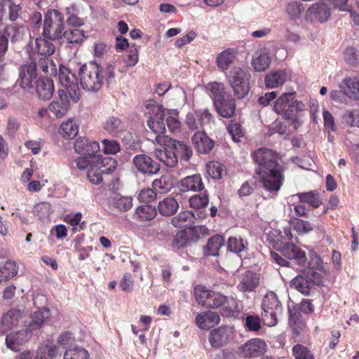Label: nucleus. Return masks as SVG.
I'll use <instances>...</instances> for the list:
<instances>
[{
	"mask_svg": "<svg viewBox=\"0 0 359 359\" xmlns=\"http://www.w3.org/2000/svg\"><path fill=\"white\" fill-rule=\"evenodd\" d=\"M195 297L199 304L210 309L223 306L226 301V297L224 294L207 290L203 286H197L195 288Z\"/></svg>",
	"mask_w": 359,
	"mask_h": 359,
	"instance_id": "obj_9",
	"label": "nucleus"
},
{
	"mask_svg": "<svg viewBox=\"0 0 359 359\" xmlns=\"http://www.w3.org/2000/svg\"><path fill=\"white\" fill-rule=\"evenodd\" d=\"M105 130L114 136H120L126 129V126L119 118L111 116L104 123Z\"/></svg>",
	"mask_w": 359,
	"mask_h": 359,
	"instance_id": "obj_30",
	"label": "nucleus"
},
{
	"mask_svg": "<svg viewBox=\"0 0 359 359\" xmlns=\"http://www.w3.org/2000/svg\"><path fill=\"white\" fill-rule=\"evenodd\" d=\"M31 334L27 329L11 332L6 337V346L13 351H17L28 341Z\"/></svg>",
	"mask_w": 359,
	"mask_h": 359,
	"instance_id": "obj_20",
	"label": "nucleus"
},
{
	"mask_svg": "<svg viewBox=\"0 0 359 359\" xmlns=\"http://www.w3.org/2000/svg\"><path fill=\"white\" fill-rule=\"evenodd\" d=\"M219 315L213 311L198 313L196 317V324L202 330H209L219 323Z\"/></svg>",
	"mask_w": 359,
	"mask_h": 359,
	"instance_id": "obj_21",
	"label": "nucleus"
},
{
	"mask_svg": "<svg viewBox=\"0 0 359 359\" xmlns=\"http://www.w3.org/2000/svg\"><path fill=\"white\" fill-rule=\"evenodd\" d=\"M227 248L231 252L238 253L244 250L245 245L242 238L231 237L229 238Z\"/></svg>",
	"mask_w": 359,
	"mask_h": 359,
	"instance_id": "obj_61",
	"label": "nucleus"
},
{
	"mask_svg": "<svg viewBox=\"0 0 359 359\" xmlns=\"http://www.w3.org/2000/svg\"><path fill=\"white\" fill-rule=\"evenodd\" d=\"M35 50L40 56H50L55 52V46L45 39L36 38L35 40Z\"/></svg>",
	"mask_w": 359,
	"mask_h": 359,
	"instance_id": "obj_45",
	"label": "nucleus"
},
{
	"mask_svg": "<svg viewBox=\"0 0 359 359\" xmlns=\"http://www.w3.org/2000/svg\"><path fill=\"white\" fill-rule=\"evenodd\" d=\"M224 239L220 235H215L208 239L207 245L203 248L205 256H217L219 250L224 245Z\"/></svg>",
	"mask_w": 359,
	"mask_h": 359,
	"instance_id": "obj_35",
	"label": "nucleus"
},
{
	"mask_svg": "<svg viewBox=\"0 0 359 359\" xmlns=\"http://www.w3.org/2000/svg\"><path fill=\"white\" fill-rule=\"evenodd\" d=\"M36 64V67L41 69L43 73L50 75L55 76L57 73L56 66L48 56H39L37 62H34Z\"/></svg>",
	"mask_w": 359,
	"mask_h": 359,
	"instance_id": "obj_42",
	"label": "nucleus"
},
{
	"mask_svg": "<svg viewBox=\"0 0 359 359\" xmlns=\"http://www.w3.org/2000/svg\"><path fill=\"white\" fill-rule=\"evenodd\" d=\"M226 78L235 96L241 99L248 95L250 90V74L246 71L239 67H234L229 72Z\"/></svg>",
	"mask_w": 359,
	"mask_h": 359,
	"instance_id": "obj_6",
	"label": "nucleus"
},
{
	"mask_svg": "<svg viewBox=\"0 0 359 359\" xmlns=\"http://www.w3.org/2000/svg\"><path fill=\"white\" fill-rule=\"evenodd\" d=\"M278 250L287 259H294L299 265L305 266L306 257L305 252L294 244L289 242L283 243Z\"/></svg>",
	"mask_w": 359,
	"mask_h": 359,
	"instance_id": "obj_16",
	"label": "nucleus"
},
{
	"mask_svg": "<svg viewBox=\"0 0 359 359\" xmlns=\"http://www.w3.org/2000/svg\"><path fill=\"white\" fill-rule=\"evenodd\" d=\"M172 149H173L176 155L180 154L186 159H189L192 155V150L184 142L174 140L172 142Z\"/></svg>",
	"mask_w": 359,
	"mask_h": 359,
	"instance_id": "obj_53",
	"label": "nucleus"
},
{
	"mask_svg": "<svg viewBox=\"0 0 359 359\" xmlns=\"http://www.w3.org/2000/svg\"><path fill=\"white\" fill-rule=\"evenodd\" d=\"M103 151L108 154H116L120 149L121 147L119 143L114 140L104 139L102 140Z\"/></svg>",
	"mask_w": 359,
	"mask_h": 359,
	"instance_id": "obj_59",
	"label": "nucleus"
},
{
	"mask_svg": "<svg viewBox=\"0 0 359 359\" xmlns=\"http://www.w3.org/2000/svg\"><path fill=\"white\" fill-rule=\"evenodd\" d=\"M231 330L226 327H219L211 331L209 341L212 346L219 348L227 343L230 337Z\"/></svg>",
	"mask_w": 359,
	"mask_h": 359,
	"instance_id": "obj_24",
	"label": "nucleus"
},
{
	"mask_svg": "<svg viewBox=\"0 0 359 359\" xmlns=\"http://www.w3.org/2000/svg\"><path fill=\"white\" fill-rule=\"evenodd\" d=\"M262 319L264 323L272 327L278 323V314L282 311V306L276 294L273 292H267L262 303Z\"/></svg>",
	"mask_w": 359,
	"mask_h": 359,
	"instance_id": "obj_5",
	"label": "nucleus"
},
{
	"mask_svg": "<svg viewBox=\"0 0 359 359\" xmlns=\"http://www.w3.org/2000/svg\"><path fill=\"white\" fill-rule=\"evenodd\" d=\"M156 198V194L150 188L143 189L138 195V200L142 203H150Z\"/></svg>",
	"mask_w": 359,
	"mask_h": 359,
	"instance_id": "obj_62",
	"label": "nucleus"
},
{
	"mask_svg": "<svg viewBox=\"0 0 359 359\" xmlns=\"http://www.w3.org/2000/svg\"><path fill=\"white\" fill-rule=\"evenodd\" d=\"M253 158L258 164L257 170H262L263 168H273L280 165L278 162V155L273 150L267 148H259L254 151Z\"/></svg>",
	"mask_w": 359,
	"mask_h": 359,
	"instance_id": "obj_11",
	"label": "nucleus"
},
{
	"mask_svg": "<svg viewBox=\"0 0 359 359\" xmlns=\"http://www.w3.org/2000/svg\"><path fill=\"white\" fill-rule=\"evenodd\" d=\"M259 181L266 189L269 191H278L283 182L282 166L277 165L273 169L263 168L262 170H257Z\"/></svg>",
	"mask_w": 359,
	"mask_h": 359,
	"instance_id": "obj_8",
	"label": "nucleus"
},
{
	"mask_svg": "<svg viewBox=\"0 0 359 359\" xmlns=\"http://www.w3.org/2000/svg\"><path fill=\"white\" fill-rule=\"evenodd\" d=\"M296 196L299 198L301 202L306 203L313 208H317L322 204L320 196L314 191L299 193Z\"/></svg>",
	"mask_w": 359,
	"mask_h": 359,
	"instance_id": "obj_48",
	"label": "nucleus"
},
{
	"mask_svg": "<svg viewBox=\"0 0 359 359\" xmlns=\"http://www.w3.org/2000/svg\"><path fill=\"white\" fill-rule=\"evenodd\" d=\"M175 140H172L168 136L165 135H161V134H158L156 137L155 140L154 141V149H165L166 148H172V142Z\"/></svg>",
	"mask_w": 359,
	"mask_h": 359,
	"instance_id": "obj_57",
	"label": "nucleus"
},
{
	"mask_svg": "<svg viewBox=\"0 0 359 359\" xmlns=\"http://www.w3.org/2000/svg\"><path fill=\"white\" fill-rule=\"evenodd\" d=\"M102 67L94 62L85 64L80 67V83L88 91H98L103 84Z\"/></svg>",
	"mask_w": 359,
	"mask_h": 359,
	"instance_id": "obj_2",
	"label": "nucleus"
},
{
	"mask_svg": "<svg viewBox=\"0 0 359 359\" xmlns=\"http://www.w3.org/2000/svg\"><path fill=\"white\" fill-rule=\"evenodd\" d=\"M55 91L53 81L48 78L39 79L36 83V92L40 99L43 100L52 97Z\"/></svg>",
	"mask_w": 359,
	"mask_h": 359,
	"instance_id": "obj_29",
	"label": "nucleus"
},
{
	"mask_svg": "<svg viewBox=\"0 0 359 359\" xmlns=\"http://www.w3.org/2000/svg\"><path fill=\"white\" fill-rule=\"evenodd\" d=\"M339 88L344 90L347 97L359 100V78L346 77L340 83Z\"/></svg>",
	"mask_w": 359,
	"mask_h": 359,
	"instance_id": "obj_26",
	"label": "nucleus"
},
{
	"mask_svg": "<svg viewBox=\"0 0 359 359\" xmlns=\"http://www.w3.org/2000/svg\"><path fill=\"white\" fill-rule=\"evenodd\" d=\"M291 287L306 295L309 294L312 289L311 283L306 278V276H305L304 272L292 280Z\"/></svg>",
	"mask_w": 359,
	"mask_h": 359,
	"instance_id": "obj_39",
	"label": "nucleus"
},
{
	"mask_svg": "<svg viewBox=\"0 0 359 359\" xmlns=\"http://www.w3.org/2000/svg\"><path fill=\"white\" fill-rule=\"evenodd\" d=\"M51 212V205L46 201L36 203L33 208L34 214L38 216L41 220L48 218Z\"/></svg>",
	"mask_w": 359,
	"mask_h": 359,
	"instance_id": "obj_50",
	"label": "nucleus"
},
{
	"mask_svg": "<svg viewBox=\"0 0 359 359\" xmlns=\"http://www.w3.org/2000/svg\"><path fill=\"white\" fill-rule=\"evenodd\" d=\"M192 142L197 151L201 154L209 153L214 147L213 141L202 131H198L194 135Z\"/></svg>",
	"mask_w": 359,
	"mask_h": 359,
	"instance_id": "obj_25",
	"label": "nucleus"
},
{
	"mask_svg": "<svg viewBox=\"0 0 359 359\" xmlns=\"http://www.w3.org/2000/svg\"><path fill=\"white\" fill-rule=\"evenodd\" d=\"M270 63L271 57L266 49L256 52L252 60V65L257 72L265 71L269 68Z\"/></svg>",
	"mask_w": 359,
	"mask_h": 359,
	"instance_id": "obj_31",
	"label": "nucleus"
},
{
	"mask_svg": "<svg viewBox=\"0 0 359 359\" xmlns=\"http://www.w3.org/2000/svg\"><path fill=\"white\" fill-rule=\"evenodd\" d=\"M245 327L251 332H258L261 329V320L259 316L248 315L245 318Z\"/></svg>",
	"mask_w": 359,
	"mask_h": 359,
	"instance_id": "obj_58",
	"label": "nucleus"
},
{
	"mask_svg": "<svg viewBox=\"0 0 359 359\" xmlns=\"http://www.w3.org/2000/svg\"><path fill=\"white\" fill-rule=\"evenodd\" d=\"M194 215L189 211H182L171 219L172 224L177 228H186L194 224Z\"/></svg>",
	"mask_w": 359,
	"mask_h": 359,
	"instance_id": "obj_36",
	"label": "nucleus"
},
{
	"mask_svg": "<svg viewBox=\"0 0 359 359\" xmlns=\"http://www.w3.org/2000/svg\"><path fill=\"white\" fill-rule=\"evenodd\" d=\"M58 96L59 100L51 102L48 109L56 117L61 118L68 111L71 99L65 90H59Z\"/></svg>",
	"mask_w": 359,
	"mask_h": 359,
	"instance_id": "obj_17",
	"label": "nucleus"
},
{
	"mask_svg": "<svg viewBox=\"0 0 359 359\" xmlns=\"http://www.w3.org/2000/svg\"><path fill=\"white\" fill-rule=\"evenodd\" d=\"M266 241L273 248L278 250V248L284 243L282 240L283 236L279 230L271 229L266 233Z\"/></svg>",
	"mask_w": 359,
	"mask_h": 359,
	"instance_id": "obj_55",
	"label": "nucleus"
},
{
	"mask_svg": "<svg viewBox=\"0 0 359 359\" xmlns=\"http://www.w3.org/2000/svg\"><path fill=\"white\" fill-rule=\"evenodd\" d=\"M145 114L149 115L148 127L156 134H163L165 131L164 107L156 102L150 100L146 104Z\"/></svg>",
	"mask_w": 359,
	"mask_h": 359,
	"instance_id": "obj_7",
	"label": "nucleus"
},
{
	"mask_svg": "<svg viewBox=\"0 0 359 359\" xmlns=\"http://www.w3.org/2000/svg\"><path fill=\"white\" fill-rule=\"evenodd\" d=\"M241 310L242 306L236 299L226 297V301L222 308V314L226 317L235 316L238 315Z\"/></svg>",
	"mask_w": 359,
	"mask_h": 359,
	"instance_id": "obj_41",
	"label": "nucleus"
},
{
	"mask_svg": "<svg viewBox=\"0 0 359 359\" xmlns=\"http://www.w3.org/2000/svg\"><path fill=\"white\" fill-rule=\"evenodd\" d=\"M294 228L300 233H309L313 229L312 224L303 219H297L294 223Z\"/></svg>",
	"mask_w": 359,
	"mask_h": 359,
	"instance_id": "obj_63",
	"label": "nucleus"
},
{
	"mask_svg": "<svg viewBox=\"0 0 359 359\" xmlns=\"http://www.w3.org/2000/svg\"><path fill=\"white\" fill-rule=\"evenodd\" d=\"M206 171L213 179H220L224 173V168L219 162L210 161L206 165Z\"/></svg>",
	"mask_w": 359,
	"mask_h": 359,
	"instance_id": "obj_51",
	"label": "nucleus"
},
{
	"mask_svg": "<svg viewBox=\"0 0 359 359\" xmlns=\"http://www.w3.org/2000/svg\"><path fill=\"white\" fill-rule=\"evenodd\" d=\"M74 149L83 156L76 160V167L80 170H87V178L92 184H100L102 181V174L111 172L116 168L117 163L114 158L102 157L97 154L100 149L96 141L79 137L74 142Z\"/></svg>",
	"mask_w": 359,
	"mask_h": 359,
	"instance_id": "obj_1",
	"label": "nucleus"
},
{
	"mask_svg": "<svg viewBox=\"0 0 359 359\" xmlns=\"http://www.w3.org/2000/svg\"><path fill=\"white\" fill-rule=\"evenodd\" d=\"M27 312L24 309H10L3 315L0 321V333L4 334L18 326Z\"/></svg>",
	"mask_w": 359,
	"mask_h": 359,
	"instance_id": "obj_13",
	"label": "nucleus"
},
{
	"mask_svg": "<svg viewBox=\"0 0 359 359\" xmlns=\"http://www.w3.org/2000/svg\"><path fill=\"white\" fill-rule=\"evenodd\" d=\"M62 14L55 9L48 10L44 16L43 36L51 40L62 39L64 33Z\"/></svg>",
	"mask_w": 359,
	"mask_h": 359,
	"instance_id": "obj_4",
	"label": "nucleus"
},
{
	"mask_svg": "<svg viewBox=\"0 0 359 359\" xmlns=\"http://www.w3.org/2000/svg\"><path fill=\"white\" fill-rule=\"evenodd\" d=\"M208 202L209 199L205 194L194 196L189 199L190 206L195 209H201L205 207Z\"/></svg>",
	"mask_w": 359,
	"mask_h": 359,
	"instance_id": "obj_56",
	"label": "nucleus"
},
{
	"mask_svg": "<svg viewBox=\"0 0 359 359\" xmlns=\"http://www.w3.org/2000/svg\"><path fill=\"white\" fill-rule=\"evenodd\" d=\"M78 132V126L75 121L72 119H69L67 122L62 123L59 130L60 134L66 139L75 137Z\"/></svg>",
	"mask_w": 359,
	"mask_h": 359,
	"instance_id": "obj_46",
	"label": "nucleus"
},
{
	"mask_svg": "<svg viewBox=\"0 0 359 359\" xmlns=\"http://www.w3.org/2000/svg\"><path fill=\"white\" fill-rule=\"evenodd\" d=\"M36 76V64L31 62L20 68L18 82L23 89L28 90L32 88V82Z\"/></svg>",
	"mask_w": 359,
	"mask_h": 359,
	"instance_id": "obj_18",
	"label": "nucleus"
},
{
	"mask_svg": "<svg viewBox=\"0 0 359 359\" xmlns=\"http://www.w3.org/2000/svg\"><path fill=\"white\" fill-rule=\"evenodd\" d=\"M18 273L16 264L13 261H6L0 264V283L13 278Z\"/></svg>",
	"mask_w": 359,
	"mask_h": 359,
	"instance_id": "obj_40",
	"label": "nucleus"
},
{
	"mask_svg": "<svg viewBox=\"0 0 359 359\" xmlns=\"http://www.w3.org/2000/svg\"><path fill=\"white\" fill-rule=\"evenodd\" d=\"M133 163L135 168L143 174L154 175L159 170V165L146 154L136 155Z\"/></svg>",
	"mask_w": 359,
	"mask_h": 359,
	"instance_id": "obj_15",
	"label": "nucleus"
},
{
	"mask_svg": "<svg viewBox=\"0 0 359 359\" xmlns=\"http://www.w3.org/2000/svg\"><path fill=\"white\" fill-rule=\"evenodd\" d=\"M292 354L295 359H314L311 351L302 344H297L292 347Z\"/></svg>",
	"mask_w": 359,
	"mask_h": 359,
	"instance_id": "obj_54",
	"label": "nucleus"
},
{
	"mask_svg": "<svg viewBox=\"0 0 359 359\" xmlns=\"http://www.w3.org/2000/svg\"><path fill=\"white\" fill-rule=\"evenodd\" d=\"M156 215V210L151 205H140L135 213V218L139 221H150Z\"/></svg>",
	"mask_w": 359,
	"mask_h": 359,
	"instance_id": "obj_43",
	"label": "nucleus"
},
{
	"mask_svg": "<svg viewBox=\"0 0 359 359\" xmlns=\"http://www.w3.org/2000/svg\"><path fill=\"white\" fill-rule=\"evenodd\" d=\"M1 36L6 38L8 43L9 40L12 43H15L21 38V30L19 27L13 25L7 26L1 32Z\"/></svg>",
	"mask_w": 359,
	"mask_h": 359,
	"instance_id": "obj_52",
	"label": "nucleus"
},
{
	"mask_svg": "<svg viewBox=\"0 0 359 359\" xmlns=\"http://www.w3.org/2000/svg\"><path fill=\"white\" fill-rule=\"evenodd\" d=\"M290 79L289 72L285 70H277L266 74L264 83L267 88H276L282 86Z\"/></svg>",
	"mask_w": 359,
	"mask_h": 359,
	"instance_id": "obj_22",
	"label": "nucleus"
},
{
	"mask_svg": "<svg viewBox=\"0 0 359 359\" xmlns=\"http://www.w3.org/2000/svg\"><path fill=\"white\" fill-rule=\"evenodd\" d=\"M173 182L168 175L161 176L159 179L153 181V189L160 194H165L170 191L173 187Z\"/></svg>",
	"mask_w": 359,
	"mask_h": 359,
	"instance_id": "obj_44",
	"label": "nucleus"
},
{
	"mask_svg": "<svg viewBox=\"0 0 359 359\" xmlns=\"http://www.w3.org/2000/svg\"><path fill=\"white\" fill-rule=\"evenodd\" d=\"M59 79L72 102H78L81 97V93L75 75L65 67H60Z\"/></svg>",
	"mask_w": 359,
	"mask_h": 359,
	"instance_id": "obj_10",
	"label": "nucleus"
},
{
	"mask_svg": "<svg viewBox=\"0 0 359 359\" xmlns=\"http://www.w3.org/2000/svg\"><path fill=\"white\" fill-rule=\"evenodd\" d=\"M330 9L325 3L320 2L312 4L306 12V20L311 23L325 22L330 17Z\"/></svg>",
	"mask_w": 359,
	"mask_h": 359,
	"instance_id": "obj_14",
	"label": "nucleus"
},
{
	"mask_svg": "<svg viewBox=\"0 0 359 359\" xmlns=\"http://www.w3.org/2000/svg\"><path fill=\"white\" fill-rule=\"evenodd\" d=\"M182 191H200L204 189V184L200 175L187 176L180 180Z\"/></svg>",
	"mask_w": 359,
	"mask_h": 359,
	"instance_id": "obj_27",
	"label": "nucleus"
},
{
	"mask_svg": "<svg viewBox=\"0 0 359 359\" xmlns=\"http://www.w3.org/2000/svg\"><path fill=\"white\" fill-rule=\"evenodd\" d=\"M228 131L234 142H239V138L243 135L241 126L237 123H231L228 126Z\"/></svg>",
	"mask_w": 359,
	"mask_h": 359,
	"instance_id": "obj_64",
	"label": "nucleus"
},
{
	"mask_svg": "<svg viewBox=\"0 0 359 359\" xmlns=\"http://www.w3.org/2000/svg\"><path fill=\"white\" fill-rule=\"evenodd\" d=\"M259 284L257 275L251 271L245 272L241 278L237 288L242 292H253Z\"/></svg>",
	"mask_w": 359,
	"mask_h": 359,
	"instance_id": "obj_28",
	"label": "nucleus"
},
{
	"mask_svg": "<svg viewBox=\"0 0 359 359\" xmlns=\"http://www.w3.org/2000/svg\"><path fill=\"white\" fill-rule=\"evenodd\" d=\"M267 351L266 342L259 338H254L248 340L239 347V352L243 357H258L264 354Z\"/></svg>",
	"mask_w": 359,
	"mask_h": 359,
	"instance_id": "obj_12",
	"label": "nucleus"
},
{
	"mask_svg": "<svg viewBox=\"0 0 359 359\" xmlns=\"http://www.w3.org/2000/svg\"><path fill=\"white\" fill-rule=\"evenodd\" d=\"M109 208L118 213L128 211L133 207V198L130 196L116 194L108 199Z\"/></svg>",
	"mask_w": 359,
	"mask_h": 359,
	"instance_id": "obj_19",
	"label": "nucleus"
},
{
	"mask_svg": "<svg viewBox=\"0 0 359 359\" xmlns=\"http://www.w3.org/2000/svg\"><path fill=\"white\" fill-rule=\"evenodd\" d=\"M171 148L165 149H154V156L166 166L173 168L177 163V157L175 151H171Z\"/></svg>",
	"mask_w": 359,
	"mask_h": 359,
	"instance_id": "obj_32",
	"label": "nucleus"
},
{
	"mask_svg": "<svg viewBox=\"0 0 359 359\" xmlns=\"http://www.w3.org/2000/svg\"><path fill=\"white\" fill-rule=\"evenodd\" d=\"M178 208V202L172 197H166L162 201H160L158 204L159 213L165 217L174 215Z\"/></svg>",
	"mask_w": 359,
	"mask_h": 359,
	"instance_id": "obj_33",
	"label": "nucleus"
},
{
	"mask_svg": "<svg viewBox=\"0 0 359 359\" xmlns=\"http://www.w3.org/2000/svg\"><path fill=\"white\" fill-rule=\"evenodd\" d=\"M294 94L295 93H283L274 102V111L287 120L294 119L297 112L305 109V104L302 102L294 99Z\"/></svg>",
	"mask_w": 359,
	"mask_h": 359,
	"instance_id": "obj_3",
	"label": "nucleus"
},
{
	"mask_svg": "<svg viewBox=\"0 0 359 359\" xmlns=\"http://www.w3.org/2000/svg\"><path fill=\"white\" fill-rule=\"evenodd\" d=\"M62 38L69 43L81 44L85 38V35L83 30L75 27L65 31Z\"/></svg>",
	"mask_w": 359,
	"mask_h": 359,
	"instance_id": "obj_47",
	"label": "nucleus"
},
{
	"mask_svg": "<svg viewBox=\"0 0 359 359\" xmlns=\"http://www.w3.org/2000/svg\"><path fill=\"white\" fill-rule=\"evenodd\" d=\"M305 276L309 280L311 287H313L314 285H319L323 283V276L322 275L313 270V269H308L304 271Z\"/></svg>",
	"mask_w": 359,
	"mask_h": 359,
	"instance_id": "obj_60",
	"label": "nucleus"
},
{
	"mask_svg": "<svg viewBox=\"0 0 359 359\" xmlns=\"http://www.w3.org/2000/svg\"><path fill=\"white\" fill-rule=\"evenodd\" d=\"M211 93V97L214 100V104H217L219 107L221 105V100L226 98L225 86L219 82H211L206 87Z\"/></svg>",
	"mask_w": 359,
	"mask_h": 359,
	"instance_id": "obj_37",
	"label": "nucleus"
},
{
	"mask_svg": "<svg viewBox=\"0 0 359 359\" xmlns=\"http://www.w3.org/2000/svg\"><path fill=\"white\" fill-rule=\"evenodd\" d=\"M88 351L81 346L69 348L64 354V359H88Z\"/></svg>",
	"mask_w": 359,
	"mask_h": 359,
	"instance_id": "obj_49",
	"label": "nucleus"
},
{
	"mask_svg": "<svg viewBox=\"0 0 359 359\" xmlns=\"http://www.w3.org/2000/svg\"><path fill=\"white\" fill-rule=\"evenodd\" d=\"M50 318V310L46 308H41L36 311L32 313L30 316V322L26 324V329L29 332L40 329L45 320Z\"/></svg>",
	"mask_w": 359,
	"mask_h": 359,
	"instance_id": "obj_23",
	"label": "nucleus"
},
{
	"mask_svg": "<svg viewBox=\"0 0 359 359\" xmlns=\"http://www.w3.org/2000/svg\"><path fill=\"white\" fill-rule=\"evenodd\" d=\"M236 57V52L234 49L228 48L220 53L217 58L216 63L219 69L226 70L232 65Z\"/></svg>",
	"mask_w": 359,
	"mask_h": 359,
	"instance_id": "obj_34",
	"label": "nucleus"
},
{
	"mask_svg": "<svg viewBox=\"0 0 359 359\" xmlns=\"http://www.w3.org/2000/svg\"><path fill=\"white\" fill-rule=\"evenodd\" d=\"M214 105L217 113L224 118H230L234 114L236 109L235 101L229 97L221 100L219 107L217 104H214Z\"/></svg>",
	"mask_w": 359,
	"mask_h": 359,
	"instance_id": "obj_38",
	"label": "nucleus"
}]
</instances>
